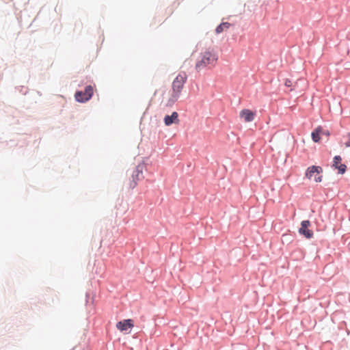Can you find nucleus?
Here are the masks:
<instances>
[{
    "label": "nucleus",
    "mask_w": 350,
    "mask_h": 350,
    "mask_svg": "<svg viewBox=\"0 0 350 350\" xmlns=\"http://www.w3.org/2000/svg\"><path fill=\"white\" fill-rule=\"evenodd\" d=\"M292 81L290 79H286L284 85L286 87H291L292 86Z\"/></svg>",
    "instance_id": "14"
},
{
    "label": "nucleus",
    "mask_w": 350,
    "mask_h": 350,
    "mask_svg": "<svg viewBox=\"0 0 350 350\" xmlns=\"http://www.w3.org/2000/svg\"><path fill=\"white\" fill-rule=\"evenodd\" d=\"M180 96V95L178 92H174V90L171 89L163 97V101H165V105L167 106H172L175 102L178 100Z\"/></svg>",
    "instance_id": "6"
},
{
    "label": "nucleus",
    "mask_w": 350,
    "mask_h": 350,
    "mask_svg": "<svg viewBox=\"0 0 350 350\" xmlns=\"http://www.w3.org/2000/svg\"><path fill=\"white\" fill-rule=\"evenodd\" d=\"M143 178V166L137 165L133 171L131 179L129 180V187L131 189L135 188L137 185V181Z\"/></svg>",
    "instance_id": "4"
},
{
    "label": "nucleus",
    "mask_w": 350,
    "mask_h": 350,
    "mask_svg": "<svg viewBox=\"0 0 350 350\" xmlns=\"http://www.w3.org/2000/svg\"><path fill=\"white\" fill-rule=\"evenodd\" d=\"M323 129L321 127H317L312 133V138L314 142H319L320 140V134L322 133Z\"/></svg>",
    "instance_id": "12"
},
{
    "label": "nucleus",
    "mask_w": 350,
    "mask_h": 350,
    "mask_svg": "<svg viewBox=\"0 0 350 350\" xmlns=\"http://www.w3.org/2000/svg\"><path fill=\"white\" fill-rule=\"evenodd\" d=\"M133 326V321L132 319H125L118 322L116 324L117 329L121 332L126 331L128 329L132 328Z\"/></svg>",
    "instance_id": "9"
},
{
    "label": "nucleus",
    "mask_w": 350,
    "mask_h": 350,
    "mask_svg": "<svg viewBox=\"0 0 350 350\" xmlns=\"http://www.w3.org/2000/svg\"><path fill=\"white\" fill-rule=\"evenodd\" d=\"M342 159L340 156H335L333 161V167L338 170L340 174H344L346 171V165L340 163Z\"/></svg>",
    "instance_id": "10"
},
{
    "label": "nucleus",
    "mask_w": 350,
    "mask_h": 350,
    "mask_svg": "<svg viewBox=\"0 0 350 350\" xmlns=\"http://www.w3.org/2000/svg\"><path fill=\"white\" fill-rule=\"evenodd\" d=\"M348 140L345 142V145L346 147H350V134L347 135Z\"/></svg>",
    "instance_id": "15"
},
{
    "label": "nucleus",
    "mask_w": 350,
    "mask_h": 350,
    "mask_svg": "<svg viewBox=\"0 0 350 350\" xmlns=\"http://www.w3.org/2000/svg\"><path fill=\"white\" fill-rule=\"evenodd\" d=\"M323 169L320 166L312 165L309 167L306 172V177L310 180L314 178L316 183L322 181Z\"/></svg>",
    "instance_id": "2"
},
{
    "label": "nucleus",
    "mask_w": 350,
    "mask_h": 350,
    "mask_svg": "<svg viewBox=\"0 0 350 350\" xmlns=\"http://www.w3.org/2000/svg\"><path fill=\"white\" fill-rule=\"evenodd\" d=\"M187 75L184 72L178 74L172 83V89L174 92H178L180 95L183 90L185 83L187 81Z\"/></svg>",
    "instance_id": "3"
},
{
    "label": "nucleus",
    "mask_w": 350,
    "mask_h": 350,
    "mask_svg": "<svg viewBox=\"0 0 350 350\" xmlns=\"http://www.w3.org/2000/svg\"><path fill=\"white\" fill-rule=\"evenodd\" d=\"M310 226V222L308 220H304L301 223V227L299 229V232L304 235L307 239H310L313 236V232L311 230L308 229Z\"/></svg>",
    "instance_id": "7"
},
{
    "label": "nucleus",
    "mask_w": 350,
    "mask_h": 350,
    "mask_svg": "<svg viewBox=\"0 0 350 350\" xmlns=\"http://www.w3.org/2000/svg\"><path fill=\"white\" fill-rule=\"evenodd\" d=\"M93 94V88L91 85L85 88V91H79L75 93V98L77 101L83 103L88 101Z\"/></svg>",
    "instance_id": "5"
},
{
    "label": "nucleus",
    "mask_w": 350,
    "mask_h": 350,
    "mask_svg": "<svg viewBox=\"0 0 350 350\" xmlns=\"http://www.w3.org/2000/svg\"><path fill=\"white\" fill-rule=\"evenodd\" d=\"M231 25L229 23H222L219 25H218L215 29L217 33H220L225 30H227L230 28Z\"/></svg>",
    "instance_id": "13"
},
{
    "label": "nucleus",
    "mask_w": 350,
    "mask_h": 350,
    "mask_svg": "<svg viewBox=\"0 0 350 350\" xmlns=\"http://www.w3.org/2000/svg\"><path fill=\"white\" fill-rule=\"evenodd\" d=\"M217 61V55L215 53L206 51L202 53L201 58L196 64V70L201 71L208 66H213Z\"/></svg>",
    "instance_id": "1"
},
{
    "label": "nucleus",
    "mask_w": 350,
    "mask_h": 350,
    "mask_svg": "<svg viewBox=\"0 0 350 350\" xmlns=\"http://www.w3.org/2000/svg\"><path fill=\"white\" fill-rule=\"evenodd\" d=\"M256 113L248 109H244L239 113L241 118L243 119L245 122H250L254 120Z\"/></svg>",
    "instance_id": "8"
},
{
    "label": "nucleus",
    "mask_w": 350,
    "mask_h": 350,
    "mask_svg": "<svg viewBox=\"0 0 350 350\" xmlns=\"http://www.w3.org/2000/svg\"><path fill=\"white\" fill-rule=\"evenodd\" d=\"M164 122L166 126H170L173 123L178 124L179 122L178 113L174 111L171 116H165Z\"/></svg>",
    "instance_id": "11"
}]
</instances>
